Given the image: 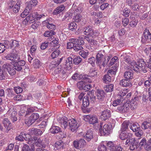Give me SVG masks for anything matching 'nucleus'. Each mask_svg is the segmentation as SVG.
Wrapping results in <instances>:
<instances>
[{
    "mask_svg": "<svg viewBox=\"0 0 151 151\" xmlns=\"http://www.w3.org/2000/svg\"><path fill=\"white\" fill-rule=\"evenodd\" d=\"M96 96L94 95V91L88 92L87 95L85 96L83 100V106L84 107H87L89 104V99L91 102H94L96 100Z\"/></svg>",
    "mask_w": 151,
    "mask_h": 151,
    "instance_id": "1",
    "label": "nucleus"
},
{
    "mask_svg": "<svg viewBox=\"0 0 151 151\" xmlns=\"http://www.w3.org/2000/svg\"><path fill=\"white\" fill-rule=\"evenodd\" d=\"M84 119L86 122L92 124L98 122V119L96 116L90 115H86L84 117Z\"/></svg>",
    "mask_w": 151,
    "mask_h": 151,
    "instance_id": "2",
    "label": "nucleus"
},
{
    "mask_svg": "<svg viewBox=\"0 0 151 151\" xmlns=\"http://www.w3.org/2000/svg\"><path fill=\"white\" fill-rule=\"evenodd\" d=\"M39 117L38 113H34L30 117L25 120V123L28 126H30Z\"/></svg>",
    "mask_w": 151,
    "mask_h": 151,
    "instance_id": "3",
    "label": "nucleus"
},
{
    "mask_svg": "<svg viewBox=\"0 0 151 151\" xmlns=\"http://www.w3.org/2000/svg\"><path fill=\"white\" fill-rule=\"evenodd\" d=\"M21 1L20 0H17L16 3L13 0H10V2L8 5V9H19L21 8Z\"/></svg>",
    "mask_w": 151,
    "mask_h": 151,
    "instance_id": "4",
    "label": "nucleus"
},
{
    "mask_svg": "<svg viewBox=\"0 0 151 151\" xmlns=\"http://www.w3.org/2000/svg\"><path fill=\"white\" fill-rule=\"evenodd\" d=\"M111 126L107 124H105L103 126V129L102 126L100 125L99 131L101 135L109 134L111 130Z\"/></svg>",
    "mask_w": 151,
    "mask_h": 151,
    "instance_id": "5",
    "label": "nucleus"
},
{
    "mask_svg": "<svg viewBox=\"0 0 151 151\" xmlns=\"http://www.w3.org/2000/svg\"><path fill=\"white\" fill-rule=\"evenodd\" d=\"M7 114L11 118L13 122H14L17 121V118L16 116L17 113L13 106H12L9 109L7 112Z\"/></svg>",
    "mask_w": 151,
    "mask_h": 151,
    "instance_id": "6",
    "label": "nucleus"
},
{
    "mask_svg": "<svg viewBox=\"0 0 151 151\" xmlns=\"http://www.w3.org/2000/svg\"><path fill=\"white\" fill-rule=\"evenodd\" d=\"M140 139V138L135 139V140L133 142L131 143L130 145V149L134 151H141V148L139 147L138 144L139 140Z\"/></svg>",
    "mask_w": 151,
    "mask_h": 151,
    "instance_id": "7",
    "label": "nucleus"
},
{
    "mask_svg": "<svg viewBox=\"0 0 151 151\" xmlns=\"http://www.w3.org/2000/svg\"><path fill=\"white\" fill-rule=\"evenodd\" d=\"M86 143L83 139H81L79 140H75L73 142V145L76 148L79 149L83 147L85 145Z\"/></svg>",
    "mask_w": 151,
    "mask_h": 151,
    "instance_id": "8",
    "label": "nucleus"
},
{
    "mask_svg": "<svg viewBox=\"0 0 151 151\" xmlns=\"http://www.w3.org/2000/svg\"><path fill=\"white\" fill-rule=\"evenodd\" d=\"M69 125L72 131L74 132L79 126V124L74 119H72L69 120Z\"/></svg>",
    "mask_w": 151,
    "mask_h": 151,
    "instance_id": "9",
    "label": "nucleus"
},
{
    "mask_svg": "<svg viewBox=\"0 0 151 151\" xmlns=\"http://www.w3.org/2000/svg\"><path fill=\"white\" fill-rule=\"evenodd\" d=\"M25 63V61L23 60L15 62L13 65V68L18 71H20L22 69V67L24 66Z\"/></svg>",
    "mask_w": 151,
    "mask_h": 151,
    "instance_id": "10",
    "label": "nucleus"
},
{
    "mask_svg": "<svg viewBox=\"0 0 151 151\" xmlns=\"http://www.w3.org/2000/svg\"><path fill=\"white\" fill-rule=\"evenodd\" d=\"M93 132L91 129L88 130L86 134L83 135L85 139L88 142L91 141L93 138Z\"/></svg>",
    "mask_w": 151,
    "mask_h": 151,
    "instance_id": "11",
    "label": "nucleus"
},
{
    "mask_svg": "<svg viewBox=\"0 0 151 151\" xmlns=\"http://www.w3.org/2000/svg\"><path fill=\"white\" fill-rule=\"evenodd\" d=\"M111 116L110 111L107 109L102 112L101 117L102 120H106L109 119L111 117Z\"/></svg>",
    "mask_w": 151,
    "mask_h": 151,
    "instance_id": "12",
    "label": "nucleus"
},
{
    "mask_svg": "<svg viewBox=\"0 0 151 151\" xmlns=\"http://www.w3.org/2000/svg\"><path fill=\"white\" fill-rule=\"evenodd\" d=\"M138 65L139 68L141 71L145 73L147 71V68L146 66L145 62L143 59H140L138 61Z\"/></svg>",
    "mask_w": 151,
    "mask_h": 151,
    "instance_id": "13",
    "label": "nucleus"
},
{
    "mask_svg": "<svg viewBox=\"0 0 151 151\" xmlns=\"http://www.w3.org/2000/svg\"><path fill=\"white\" fill-rule=\"evenodd\" d=\"M144 37H142L141 41L145 43L146 40H150L151 39V34L148 29H145L144 32Z\"/></svg>",
    "mask_w": 151,
    "mask_h": 151,
    "instance_id": "14",
    "label": "nucleus"
},
{
    "mask_svg": "<svg viewBox=\"0 0 151 151\" xmlns=\"http://www.w3.org/2000/svg\"><path fill=\"white\" fill-rule=\"evenodd\" d=\"M129 109V105L127 103H125L122 106L118 107L116 110L117 111L120 113H124L127 112Z\"/></svg>",
    "mask_w": 151,
    "mask_h": 151,
    "instance_id": "15",
    "label": "nucleus"
},
{
    "mask_svg": "<svg viewBox=\"0 0 151 151\" xmlns=\"http://www.w3.org/2000/svg\"><path fill=\"white\" fill-rule=\"evenodd\" d=\"M3 123L6 129V132L8 133L12 128L11 123L8 119L5 118L3 120Z\"/></svg>",
    "mask_w": 151,
    "mask_h": 151,
    "instance_id": "16",
    "label": "nucleus"
},
{
    "mask_svg": "<svg viewBox=\"0 0 151 151\" xmlns=\"http://www.w3.org/2000/svg\"><path fill=\"white\" fill-rule=\"evenodd\" d=\"M38 1L37 0H32L28 1L25 4L26 6L25 9H31L32 8L35 6L37 4Z\"/></svg>",
    "mask_w": 151,
    "mask_h": 151,
    "instance_id": "17",
    "label": "nucleus"
},
{
    "mask_svg": "<svg viewBox=\"0 0 151 151\" xmlns=\"http://www.w3.org/2000/svg\"><path fill=\"white\" fill-rule=\"evenodd\" d=\"M38 1L37 0H32L28 1L25 4L26 6L25 9H31L32 8L35 6L37 4Z\"/></svg>",
    "mask_w": 151,
    "mask_h": 151,
    "instance_id": "18",
    "label": "nucleus"
},
{
    "mask_svg": "<svg viewBox=\"0 0 151 151\" xmlns=\"http://www.w3.org/2000/svg\"><path fill=\"white\" fill-rule=\"evenodd\" d=\"M5 58L7 60H9L14 62H15L18 60V59H17L18 58L17 55L13 53H11L7 54L5 57Z\"/></svg>",
    "mask_w": 151,
    "mask_h": 151,
    "instance_id": "19",
    "label": "nucleus"
},
{
    "mask_svg": "<svg viewBox=\"0 0 151 151\" xmlns=\"http://www.w3.org/2000/svg\"><path fill=\"white\" fill-rule=\"evenodd\" d=\"M132 136V134L128 132L127 131H122L120 135V138L122 140H124L130 138Z\"/></svg>",
    "mask_w": 151,
    "mask_h": 151,
    "instance_id": "20",
    "label": "nucleus"
},
{
    "mask_svg": "<svg viewBox=\"0 0 151 151\" xmlns=\"http://www.w3.org/2000/svg\"><path fill=\"white\" fill-rule=\"evenodd\" d=\"M29 131L30 134L36 136L40 135L42 133V131L40 129L36 128H32Z\"/></svg>",
    "mask_w": 151,
    "mask_h": 151,
    "instance_id": "21",
    "label": "nucleus"
},
{
    "mask_svg": "<svg viewBox=\"0 0 151 151\" xmlns=\"http://www.w3.org/2000/svg\"><path fill=\"white\" fill-rule=\"evenodd\" d=\"M120 85L124 87H131L132 85L128 80L125 79H123L120 81Z\"/></svg>",
    "mask_w": 151,
    "mask_h": 151,
    "instance_id": "22",
    "label": "nucleus"
},
{
    "mask_svg": "<svg viewBox=\"0 0 151 151\" xmlns=\"http://www.w3.org/2000/svg\"><path fill=\"white\" fill-rule=\"evenodd\" d=\"M130 65L131 68L135 72H138L141 71L140 68H139L138 65L136 64L135 61L133 60L130 63Z\"/></svg>",
    "mask_w": 151,
    "mask_h": 151,
    "instance_id": "23",
    "label": "nucleus"
},
{
    "mask_svg": "<svg viewBox=\"0 0 151 151\" xmlns=\"http://www.w3.org/2000/svg\"><path fill=\"white\" fill-rule=\"evenodd\" d=\"M105 95L104 91L100 89H98L97 90V97L99 100L103 101L105 97Z\"/></svg>",
    "mask_w": 151,
    "mask_h": 151,
    "instance_id": "24",
    "label": "nucleus"
},
{
    "mask_svg": "<svg viewBox=\"0 0 151 151\" xmlns=\"http://www.w3.org/2000/svg\"><path fill=\"white\" fill-rule=\"evenodd\" d=\"M64 146L63 142L62 140L56 142L55 144V149L56 150L63 149Z\"/></svg>",
    "mask_w": 151,
    "mask_h": 151,
    "instance_id": "25",
    "label": "nucleus"
},
{
    "mask_svg": "<svg viewBox=\"0 0 151 151\" xmlns=\"http://www.w3.org/2000/svg\"><path fill=\"white\" fill-rule=\"evenodd\" d=\"M68 119L66 117H64L62 119L60 120V123L61 127L65 129L66 128L68 125Z\"/></svg>",
    "mask_w": 151,
    "mask_h": 151,
    "instance_id": "26",
    "label": "nucleus"
},
{
    "mask_svg": "<svg viewBox=\"0 0 151 151\" xmlns=\"http://www.w3.org/2000/svg\"><path fill=\"white\" fill-rule=\"evenodd\" d=\"M73 56L74 59L73 60V63L75 65H78L82 61V58L79 56L72 55V57Z\"/></svg>",
    "mask_w": 151,
    "mask_h": 151,
    "instance_id": "27",
    "label": "nucleus"
},
{
    "mask_svg": "<svg viewBox=\"0 0 151 151\" xmlns=\"http://www.w3.org/2000/svg\"><path fill=\"white\" fill-rule=\"evenodd\" d=\"M130 128L134 132L137 131L140 129V126L138 123L133 124L131 125Z\"/></svg>",
    "mask_w": 151,
    "mask_h": 151,
    "instance_id": "28",
    "label": "nucleus"
},
{
    "mask_svg": "<svg viewBox=\"0 0 151 151\" xmlns=\"http://www.w3.org/2000/svg\"><path fill=\"white\" fill-rule=\"evenodd\" d=\"M50 130L51 133L55 134L59 132L60 131V128L58 127L52 126L50 129Z\"/></svg>",
    "mask_w": 151,
    "mask_h": 151,
    "instance_id": "29",
    "label": "nucleus"
},
{
    "mask_svg": "<svg viewBox=\"0 0 151 151\" xmlns=\"http://www.w3.org/2000/svg\"><path fill=\"white\" fill-rule=\"evenodd\" d=\"M133 74L132 72L129 71H126L124 74V78L127 79H132L133 78Z\"/></svg>",
    "mask_w": 151,
    "mask_h": 151,
    "instance_id": "30",
    "label": "nucleus"
},
{
    "mask_svg": "<svg viewBox=\"0 0 151 151\" xmlns=\"http://www.w3.org/2000/svg\"><path fill=\"white\" fill-rule=\"evenodd\" d=\"M72 58L69 57L66 59L65 62V67H71L72 66Z\"/></svg>",
    "mask_w": 151,
    "mask_h": 151,
    "instance_id": "31",
    "label": "nucleus"
},
{
    "mask_svg": "<svg viewBox=\"0 0 151 151\" xmlns=\"http://www.w3.org/2000/svg\"><path fill=\"white\" fill-rule=\"evenodd\" d=\"M92 29V27L91 26L86 27L83 29V33L86 35H90Z\"/></svg>",
    "mask_w": 151,
    "mask_h": 151,
    "instance_id": "32",
    "label": "nucleus"
},
{
    "mask_svg": "<svg viewBox=\"0 0 151 151\" xmlns=\"http://www.w3.org/2000/svg\"><path fill=\"white\" fill-rule=\"evenodd\" d=\"M117 66H115L112 67L111 69L109 70L107 72V74L110 75H115L116 73L117 70Z\"/></svg>",
    "mask_w": 151,
    "mask_h": 151,
    "instance_id": "33",
    "label": "nucleus"
},
{
    "mask_svg": "<svg viewBox=\"0 0 151 151\" xmlns=\"http://www.w3.org/2000/svg\"><path fill=\"white\" fill-rule=\"evenodd\" d=\"M114 88V85L113 84H110L109 85H106L104 89L105 91L107 92H111L113 90Z\"/></svg>",
    "mask_w": 151,
    "mask_h": 151,
    "instance_id": "34",
    "label": "nucleus"
},
{
    "mask_svg": "<svg viewBox=\"0 0 151 151\" xmlns=\"http://www.w3.org/2000/svg\"><path fill=\"white\" fill-rule=\"evenodd\" d=\"M111 80V77L108 74L105 75L103 78L104 82L106 83H109L110 82Z\"/></svg>",
    "mask_w": 151,
    "mask_h": 151,
    "instance_id": "35",
    "label": "nucleus"
},
{
    "mask_svg": "<svg viewBox=\"0 0 151 151\" xmlns=\"http://www.w3.org/2000/svg\"><path fill=\"white\" fill-rule=\"evenodd\" d=\"M68 27L70 30L74 31H75L76 29L77 28V25L75 22H72L69 24Z\"/></svg>",
    "mask_w": 151,
    "mask_h": 151,
    "instance_id": "36",
    "label": "nucleus"
},
{
    "mask_svg": "<svg viewBox=\"0 0 151 151\" xmlns=\"http://www.w3.org/2000/svg\"><path fill=\"white\" fill-rule=\"evenodd\" d=\"M106 145L111 151H114L115 146L113 142L109 141L106 143Z\"/></svg>",
    "mask_w": 151,
    "mask_h": 151,
    "instance_id": "37",
    "label": "nucleus"
},
{
    "mask_svg": "<svg viewBox=\"0 0 151 151\" xmlns=\"http://www.w3.org/2000/svg\"><path fill=\"white\" fill-rule=\"evenodd\" d=\"M33 66L35 68H39L41 66V64L39 60L35 59L33 61Z\"/></svg>",
    "mask_w": 151,
    "mask_h": 151,
    "instance_id": "38",
    "label": "nucleus"
},
{
    "mask_svg": "<svg viewBox=\"0 0 151 151\" xmlns=\"http://www.w3.org/2000/svg\"><path fill=\"white\" fill-rule=\"evenodd\" d=\"M103 56V55L100 52L98 53L96 57V63H99L101 62Z\"/></svg>",
    "mask_w": 151,
    "mask_h": 151,
    "instance_id": "39",
    "label": "nucleus"
},
{
    "mask_svg": "<svg viewBox=\"0 0 151 151\" xmlns=\"http://www.w3.org/2000/svg\"><path fill=\"white\" fill-rule=\"evenodd\" d=\"M128 122L126 121H124L122 124L121 130L122 131H126L128 128Z\"/></svg>",
    "mask_w": 151,
    "mask_h": 151,
    "instance_id": "40",
    "label": "nucleus"
},
{
    "mask_svg": "<svg viewBox=\"0 0 151 151\" xmlns=\"http://www.w3.org/2000/svg\"><path fill=\"white\" fill-rule=\"evenodd\" d=\"M85 81H82L78 82L77 84V87L80 90L83 89L85 85Z\"/></svg>",
    "mask_w": 151,
    "mask_h": 151,
    "instance_id": "41",
    "label": "nucleus"
},
{
    "mask_svg": "<svg viewBox=\"0 0 151 151\" xmlns=\"http://www.w3.org/2000/svg\"><path fill=\"white\" fill-rule=\"evenodd\" d=\"M46 22L48 23L47 24V28L50 29L51 31H53L56 29V27L55 25L52 24H50L48 22V21H47Z\"/></svg>",
    "mask_w": 151,
    "mask_h": 151,
    "instance_id": "42",
    "label": "nucleus"
},
{
    "mask_svg": "<svg viewBox=\"0 0 151 151\" xmlns=\"http://www.w3.org/2000/svg\"><path fill=\"white\" fill-rule=\"evenodd\" d=\"M60 52L58 50H56L53 51L52 53L51 56L52 58L54 59L58 57L60 54Z\"/></svg>",
    "mask_w": 151,
    "mask_h": 151,
    "instance_id": "43",
    "label": "nucleus"
},
{
    "mask_svg": "<svg viewBox=\"0 0 151 151\" xmlns=\"http://www.w3.org/2000/svg\"><path fill=\"white\" fill-rule=\"evenodd\" d=\"M19 46V44L17 41L14 40L11 42V49L14 50L17 47Z\"/></svg>",
    "mask_w": 151,
    "mask_h": 151,
    "instance_id": "44",
    "label": "nucleus"
},
{
    "mask_svg": "<svg viewBox=\"0 0 151 151\" xmlns=\"http://www.w3.org/2000/svg\"><path fill=\"white\" fill-rule=\"evenodd\" d=\"M76 15H74V17L73 18V19L74 21L76 22H80L81 19V15L79 14H78L77 12L75 13Z\"/></svg>",
    "mask_w": 151,
    "mask_h": 151,
    "instance_id": "45",
    "label": "nucleus"
},
{
    "mask_svg": "<svg viewBox=\"0 0 151 151\" xmlns=\"http://www.w3.org/2000/svg\"><path fill=\"white\" fill-rule=\"evenodd\" d=\"M150 124L149 122H143L141 125V127L142 129H145L149 127Z\"/></svg>",
    "mask_w": 151,
    "mask_h": 151,
    "instance_id": "46",
    "label": "nucleus"
},
{
    "mask_svg": "<svg viewBox=\"0 0 151 151\" xmlns=\"http://www.w3.org/2000/svg\"><path fill=\"white\" fill-rule=\"evenodd\" d=\"M4 49H11V42L8 41H5L4 43Z\"/></svg>",
    "mask_w": 151,
    "mask_h": 151,
    "instance_id": "47",
    "label": "nucleus"
},
{
    "mask_svg": "<svg viewBox=\"0 0 151 151\" xmlns=\"http://www.w3.org/2000/svg\"><path fill=\"white\" fill-rule=\"evenodd\" d=\"M55 34V32L53 31H46L44 33V36L45 37H48Z\"/></svg>",
    "mask_w": 151,
    "mask_h": 151,
    "instance_id": "48",
    "label": "nucleus"
},
{
    "mask_svg": "<svg viewBox=\"0 0 151 151\" xmlns=\"http://www.w3.org/2000/svg\"><path fill=\"white\" fill-rule=\"evenodd\" d=\"M82 45L78 43L75 44L74 47V49L76 51H78L79 50H81L83 49V47L82 46Z\"/></svg>",
    "mask_w": 151,
    "mask_h": 151,
    "instance_id": "49",
    "label": "nucleus"
},
{
    "mask_svg": "<svg viewBox=\"0 0 151 151\" xmlns=\"http://www.w3.org/2000/svg\"><path fill=\"white\" fill-rule=\"evenodd\" d=\"M58 40V38H55L52 41V43L53 44V46L56 48H58L60 46Z\"/></svg>",
    "mask_w": 151,
    "mask_h": 151,
    "instance_id": "50",
    "label": "nucleus"
},
{
    "mask_svg": "<svg viewBox=\"0 0 151 151\" xmlns=\"http://www.w3.org/2000/svg\"><path fill=\"white\" fill-rule=\"evenodd\" d=\"M89 74L91 76L93 77L97 74V70L94 69H92L90 70Z\"/></svg>",
    "mask_w": 151,
    "mask_h": 151,
    "instance_id": "51",
    "label": "nucleus"
},
{
    "mask_svg": "<svg viewBox=\"0 0 151 151\" xmlns=\"http://www.w3.org/2000/svg\"><path fill=\"white\" fill-rule=\"evenodd\" d=\"M100 34L99 32L97 30L92 29L91 33L90 35L92 37L98 36Z\"/></svg>",
    "mask_w": 151,
    "mask_h": 151,
    "instance_id": "52",
    "label": "nucleus"
},
{
    "mask_svg": "<svg viewBox=\"0 0 151 151\" xmlns=\"http://www.w3.org/2000/svg\"><path fill=\"white\" fill-rule=\"evenodd\" d=\"M81 78V75L77 73H74L72 76V78L75 80H80Z\"/></svg>",
    "mask_w": 151,
    "mask_h": 151,
    "instance_id": "53",
    "label": "nucleus"
},
{
    "mask_svg": "<svg viewBox=\"0 0 151 151\" xmlns=\"http://www.w3.org/2000/svg\"><path fill=\"white\" fill-rule=\"evenodd\" d=\"M77 43L81 45H83L84 42L83 40V38L82 36H80L78 37V38L76 39Z\"/></svg>",
    "mask_w": 151,
    "mask_h": 151,
    "instance_id": "54",
    "label": "nucleus"
},
{
    "mask_svg": "<svg viewBox=\"0 0 151 151\" xmlns=\"http://www.w3.org/2000/svg\"><path fill=\"white\" fill-rule=\"evenodd\" d=\"M136 138H127L128 139H127L125 142V145H127L128 144H131V143H133L135 139Z\"/></svg>",
    "mask_w": 151,
    "mask_h": 151,
    "instance_id": "55",
    "label": "nucleus"
},
{
    "mask_svg": "<svg viewBox=\"0 0 151 151\" xmlns=\"http://www.w3.org/2000/svg\"><path fill=\"white\" fill-rule=\"evenodd\" d=\"M7 91L8 93L7 94V96L8 97H10L14 96V93L12 89L11 88H8Z\"/></svg>",
    "mask_w": 151,
    "mask_h": 151,
    "instance_id": "56",
    "label": "nucleus"
},
{
    "mask_svg": "<svg viewBox=\"0 0 151 151\" xmlns=\"http://www.w3.org/2000/svg\"><path fill=\"white\" fill-rule=\"evenodd\" d=\"M14 90L17 94L21 93L23 91L22 89L19 86L14 87Z\"/></svg>",
    "mask_w": 151,
    "mask_h": 151,
    "instance_id": "57",
    "label": "nucleus"
},
{
    "mask_svg": "<svg viewBox=\"0 0 151 151\" xmlns=\"http://www.w3.org/2000/svg\"><path fill=\"white\" fill-rule=\"evenodd\" d=\"M80 55L84 58H86L88 55V52L81 51L79 53Z\"/></svg>",
    "mask_w": 151,
    "mask_h": 151,
    "instance_id": "58",
    "label": "nucleus"
},
{
    "mask_svg": "<svg viewBox=\"0 0 151 151\" xmlns=\"http://www.w3.org/2000/svg\"><path fill=\"white\" fill-rule=\"evenodd\" d=\"M12 67L10 64L8 63H6L3 65V68H4L6 69L7 71L10 69Z\"/></svg>",
    "mask_w": 151,
    "mask_h": 151,
    "instance_id": "59",
    "label": "nucleus"
},
{
    "mask_svg": "<svg viewBox=\"0 0 151 151\" xmlns=\"http://www.w3.org/2000/svg\"><path fill=\"white\" fill-rule=\"evenodd\" d=\"M138 23V21L135 20V21L132 20L129 23V25L131 27H133L136 26Z\"/></svg>",
    "mask_w": 151,
    "mask_h": 151,
    "instance_id": "60",
    "label": "nucleus"
},
{
    "mask_svg": "<svg viewBox=\"0 0 151 151\" xmlns=\"http://www.w3.org/2000/svg\"><path fill=\"white\" fill-rule=\"evenodd\" d=\"M118 57L117 56H114L111 60L109 63V66H111L115 62L118 60Z\"/></svg>",
    "mask_w": 151,
    "mask_h": 151,
    "instance_id": "61",
    "label": "nucleus"
},
{
    "mask_svg": "<svg viewBox=\"0 0 151 151\" xmlns=\"http://www.w3.org/2000/svg\"><path fill=\"white\" fill-rule=\"evenodd\" d=\"M129 22V20L128 18H124L122 20V23L124 27L126 26L128 24Z\"/></svg>",
    "mask_w": 151,
    "mask_h": 151,
    "instance_id": "62",
    "label": "nucleus"
},
{
    "mask_svg": "<svg viewBox=\"0 0 151 151\" xmlns=\"http://www.w3.org/2000/svg\"><path fill=\"white\" fill-rule=\"evenodd\" d=\"M35 110V109L33 107H29L27 108V111H26V114H30V113L34 112Z\"/></svg>",
    "mask_w": 151,
    "mask_h": 151,
    "instance_id": "63",
    "label": "nucleus"
},
{
    "mask_svg": "<svg viewBox=\"0 0 151 151\" xmlns=\"http://www.w3.org/2000/svg\"><path fill=\"white\" fill-rule=\"evenodd\" d=\"M14 68H13L12 67L8 72L9 74L13 76L15 75L16 73V71Z\"/></svg>",
    "mask_w": 151,
    "mask_h": 151,
    "instance_id": "64",
    "label": "nucleus"
}]
</instances>
